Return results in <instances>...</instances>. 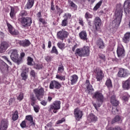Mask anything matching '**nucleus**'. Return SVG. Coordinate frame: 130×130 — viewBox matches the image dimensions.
<instances>
[{
    "instance_id": "obj_1",
    "label": "nucleus",
    "mask_w": 130,
    "mask_h": 130,
    "mask_svg": "<svg viewBox=\"0 0 130 130\" xmlns=\"http://www.w3.org/2000/svg\"><path fill=\"white\" fill-rule=\"evenodd\" d=\"M34 93L35 94H32L30 95V105L33 107H35V103H36L37 100L41 101L43 99V97L45 95V91H44V88L40 87V88L34 89Z\"/></svg>"
},
{
    "instance_id": "obj_2",
    "label": "nucleus",
    "mask_w": 130,
    "mask_h": 130,
    "mask_svg": "<svg viewBox=\"0 0 130 130\" xmlns=\"http://www.w3.org/2000/svg\"><path fill=\"white\" fill-rule=\"evenodd\" d=\"M75 55L80 57H84L90 55V48L85 46L82 48H78L76 50Z\"/></svg>"
},
{
    "instance_id": "obj_3",
    "label": "nucleus",
    "mask_w": 130,
    "mask_h": 130,
    "mask_svg": "<svg viewBox=\"0 0 130 130\" xmlns=\"http://www.w3.org/2000/svg\"><path fill=\"white\" fill-rule=\"evenodd\" d=\"M10 57L14 62L17 63V64H20L22 62V58L21 57L19 56V54H18V50L17 49L11 50V54Z\"/></svg>"
},
{
    "instance_id": "obj_4",
    "label": "nucleus",
    "mask_w": 130,
    "mask_h": 130,
    "mask_svg": "<svg viewBox=\"0 0 130 130\" xmlns=\"http://www.w3.org/2000/svg\"><path fill=\"white\" fill-rule=\"evenodd\" d=\"M92 98L97 100L98 102H100V104H98V107H100L104 101V96L100 91H95L92 95Z\"/></svg>"
},
{
    "instance_id": "obj_5",
    "label": "nucleus",
    "mask_w": 130,
    "mask_h": 130,
    "mask_svg": "<svg viewBox=\"0 0 130 130\" xmlns=\"http://www.w3.org/2000/svg\"><path fill=\"white\" fill-rule=\"evenodd\" d=\"M115 19L114 20V23H116V25L119 26L120 22H121V19L122 18V10H116L115 12Z\"/></svg>"
},
{
    "instance_id": "obj_6",
    "label": "nucleus",
    "mask_w": 130,
    "mask_h": 130,
    "mask_svg": "<svg viewBox=\"0 0 130 130\" xmlns=\"http://www.w3.org/2000/svg\"><path fill=\"white\" fill-rule=\"evenodd\" d=\"M21 25L24 27H30L32 24V18L31 17H21L20 18Z\"/></svg>"
},
{
    "instance_id": "obj_7",
    "label": "nucleus",
    "mask_w": 130,
    "mask_h": 130,
    "mask_svg": "<svg viewBox=\"0 0 130 130\" xmlns=\"http://www.w3.org/2000/svg\"><path fill=\"white\" fill-rule=\"evenodd\" d=\"M60 101H57L54 102L50 106L49 109L50 111H53L54 113H56L57 110L60 109Z\"/></svg>"
},
{
    "instance_id": "obj_8",
    "label": "nucleus",
    "mask_w": 130,
    "mask_h": 130,
    "mask_svg": "<svg viewBox=\"0 0 130 130\" xmlns=\"http://www.w3.org/2000/svg\"><path fill=\"white\" fill-rule=\"evenodd\" d=\"M69 34V32L66 31L64 29H62L57 33V38L63 41L64 39L68 38Z\"/></svg>"
},
{
    "instance_id": "obj_9",
    "label": "nucleus",
    "mask_w": 130,
    "mask_h": 130,
    "mask_svg": "<svg viewBox=\"0 0 130 130\" xmlns=\"http://www.w3.org/2000/svg\"><path fill=\"white\" fill-rule=\"evenodd\" d=\"M10 44L7 41H2L0 44V53H4L9 48Z\"/></svg>"
},
{
    "instance_id": "obj_10",
    "label": "nucleus",
    "mask_w": 130,
    "mask_h": 130,
    "mask_svg": "<svg viewBox=\"0 0 130 130\" xmlns=\"http://www.w3.org/2000/svg\"><path fill=\"white\" fill-rule=\"evenodd\" d=\"M61 87V85H60V83L57 81L52 80L50 82L49 88L52 90H53V89H57V90H58V89H60Z\"/></svg>"
},
{
    "instance_id": "obj_11",
    "label": "nucleus",
    "mask_w": 130,
    "mask_h": 130,
    "mask_svg": "<svg viewBox=\"0 0 130 130\" xmlns=\"http://www.w3.org/2000/svg\"><path fill=\"white\" fill-rule=\"evenodd\" d=\"M117 54L118 57H122L125 55V51L122 45H119L117 49Z\"/></svg>"
},
{
    "instance_id": "obj_12",
    "label": "nucleus",
    "mask_w": 130,
    "mask_h": 130,
    "mask_svg": "<svg viewBox=\"0 0 130 130\" xmlns=\"http://www.w3.org/2000/svg\"><path fill=\"white\" fill-rule=\"evenodd\" d=\"M7 25L8 28L9 32L11 34V35H18L19 34V31L16 30L15 28L11 25L8 21H6Z\"/></svg>"
},
{
    "instance_id": "obj_13",
    "label": "nucleus",
    "mask_w": 130,
    "mask_h": 130,
    "mask_svg": "<svg viewBox=\"0 0 130 130\" xmlns=\"http://www.w3.org/2000/svg\"><path fill=\"white\" fill-rule=\"evenodd\" d=\"M86 92L89 95H92L93 94V92H94V88L91 84H90V81L88 80H86Z\"/></svg>"
},
{
    "instance_id": "obj_14",
    "label": "nucleus",
    "mask_w": 130,
    "mask_h": 130,
    "mask_svg": "<svg viewBox=\"0 0 130 130\" xmlns=\"http://www.w3.org/2000/svg\"><path fill=\"white\" fill-rule=\"evenodd\" d=\"M74 115L76 120L79 121L83 116V112L79 109H75L74 110Z\"/></svg>"
},
{
    "instance_id": "obj_15",
    "label": "nucleus",
    "mask_w": 130,
    "mask_h": 130,
    "mask_svg": "<svg viewBox=\"0 0 130 130\" xmlns=\"http://www.w3.org/2000/svg\"><path fill=\"white\" fill-rule=\"evenodd\" d=\"M118 76L120 78H126V77H127L128 76V73L127 72V70L121 68L118 73Z\"/></svg>"
},
{
    "instance_id": "obj_16",
    "label": "nucleus",
    "mask_w": 130,
    "mask_h": 130,
    "mask_svg": "<svg viewBox=\"0 0 130 130\" xmlns=\"http://www.w3.org/2000/svg\"><path fill=\"white\" fill-rule=\"evenodd\" d=\"M9 125V122L7 119H3L1 121L0 130H7Z\"/></svg>"
},
{
    "instance_id": "obj_17",
    "label": "nucleus",
    "mask_w": 130,
    "mask_h": 130,
    "mask_svg": "<svg viewBox=\"0 0 130 130\" xmlns=\"http://www.w3.org/2000/svg\"><path fill=\"white\" fill-rule=\"evenodd\" d=\"M18 44H19L20 46H22L23 47H28V46H30L31 42H30L29 40H24L19 41Z\"/></svg>"
},
{
    "instance_id": "obj_18",
    "label": "nucleus",
    "mask_w": 130,
    "mask_h": 130,
    "mask_svg": "<svg viewBox=\"0 0 130 130\" xmlns=\"http://www.w3.org/2000/svg\"><path fill=\"white\" fill-rule=\"evenodd\" d=\"M124 12L126 15L130 14V3L126 1L124 3Z\"/></svg>"
},
{
    "instance_id": "obj_19",
    "label": "nucleus",
    "mask_w": 130,
    "mask_h": 130,
    "mask_svg": "<svg viewBox=\"0 0 130 130\" xmlns=\"http://www.w3.org/2000/svg\"><path fill=\"white\" fill-rule=\"evenodd\" d=\"M94 26L97 31L100 29V26H101V19H100V18L98 17H95L94 20Z\"/></svg>"
},
{
    "instance_id": "obj_20",
    "label": "nucleus",
    "mask_w": 130,
    "mask_h": 130,
    "mask_svg": "<svg viewBox=\"0 0 130 130\" xmlns=\"http://www.w3.org/2000/svg\"><path fill=\"white\" fill-rule=\"evenodd\" d=\"M96 45H98L100 49H104L105 48V43H104L103 39H99L96 41Z\"/></svg>"
},
{
    "instance_id": "obj_21",
    "label": "nucleus",
    "mask_w": 130,
    "mask_h": 130,
    "mask_svg": "<svg viewBox=\"0 0 130 130\" xmlns=\"http://www.w3.org/2000/svg\"><path fill=\"white\" fill-rule=\"evenodd\" d=\"M122 87L124 90H129L130 89V80L127 79L122 82Z\"/></svg>"
},
{
    "instance_id": "obj_22",
    "label": "nucleus",
    "mask_w": 130,
    "mask_h": 130,
    "mask_svg": "<svg viewBox=\"0 0 130 130\" xmlns=\"http://www.w3.org/2000/svg\"><path fill=\"white\" fill-rule=\"evenodd\" d=\"M104 77V74H103V72L102 70H99L96 73V79L97 81L99 82H100L102 79H103V77Z\"/></svg>"
},
{
    "instance_id": "obj_23",
    "label": "nucleus",
    "mask_w": 130,
    "mask_h": 130,
    "mask_svg": "<svg viewBox=\"0 0 130 130\" xmlns=\"http://www.w3.org/2000/svg\"><path fill=\"white\" fill-rule=\"evenodd\" d=\"M78 76L77 75H73L70 77L69 81H70L72 85H75L77 82H78Z\"/></svg>"
},
{
    "instance_id": "obj_24",
    "label": "nucleus",
    "mask_w": 130,
    "mask_h": 130,
    "mask_svg": "<svg viewBox=\"0 0 130 130\" xmlns=\"http://www.w3.org/2000/svg\"><path fill=\"white\" fill-rule=\"evenodd\" d=\"M79 35L80 39L82 40H84V41L88 40V38L87 37V32L86 31H82L79 34Z\"/></svg>"
},
{
    "instance_id": "obj_25",
    "label": "nucleus",
    "mask_w": 130,
    "mask_h": 130,
    "mask_svg": "<svg viewBox=\"0 0 130 130\" xmlns=\"http://www.w3.org/2000/svg\"><path fill=\"white\" fill-rule=\"evenodd\" d=\"M130 38V32H126L124 36V37L122 38L123 42L124 43H127L129 42Z\"/></svg>"
},
{
    "instance_id": "obj_26",
    "label": "nucleus",
    "mask_w": 130,
    "mask_h": 130,
    "mask_svg": "<svg viewBox=\"0 0 130 130\" xmlns=\"http://www.w3.org/2000/svg\"><path fill=\"white\" fill-rule=\"evenodd\" d=\"M26 122H29V125H35V123L33 121V117L31 115L26 116L25 117Z\"/></svg>"
},
{
    "instance_id": "obj_27",
    "label": "nucleus",
    "mask_w": 130,
    "mask_h": 130,
    "mask_svg": "<svg viewBox=\"0 0 130 130\" xmlns=\"http://www.w3.org/2000/svg\"><path fill=\"white\" fill-rule=\"evenodd\" d=\"M87 119L90 122H95V121H97V117H96L93 114H89Z\"/></svg>"
},
{
    "instance_id": "obj_28",
    "label": "nucleus",
    "mask_w": 130,
    "mask_h": 130,
    "mask_svg": "<svg viewBox=\"0 0 130 130\" xmlns=\"http://www.w3.org/2000/svg\"><path fill=\"white\" fill-rule=\"evenodd\" d=\"M111 103L113 105V106H117L118 105V102L116 100L115 98V95H112L111 98Z\"/></svg>"
},
{
    "instance_id": "obj_29",
    "label": "nucleus",
    "mask_w": 130,
    "mask_h": 130,
    "mask_svg": "<svg viewBox=\"0 0 130 130\" xmlns=\"http://www.w3.org/2000/svg\"><path fill=\"white\" fill-rule=\"evenodd\" d=\"M34 5V0H28V2L26 5H25V8H26V9H28V10H29V9H31L32 7H33Z\"/></svg>"
},
{
    "instance_id": "obj_30",
    "label": "nucleus",
    "mask_w": 130,
    "mask_h": 130,
    "mask_svg": "<svg viewBox=\"0 0 130 130\" xmlns=\"http://www.w3.org/2000/svg\"><path fill=\"white\" fill-rule=\"evenodd\" d=\"M68 3L69 6L71 7V8L74 9V10H77V9H78V6H77V5H76V4L73 2V1L69 0Z\"/></svg>"
},
{
    "instance_id": "obj_31",
    "label": "nucleus",
    "mask_w": 130,
    "mask_h": 130,
    "mask_svg": "<svg viewBox=\"0 0 130 130\" xmlns=\"http://www.w3.org/2000/svg\"><path fill=\"white\" fill-rule=\"evenodd\" d=\"M21 77L22 78V80L26 81V80L28 79V74H27V72L25 71H23L21 74Z\"/></svg>"
},
{
    "instance_id": "obj_32",
    "label": "nucleus",
    "mask_w": 130,
    "mask_h": 130,
    "mask_svg": "<svg viewBox=\"0 0 130 130\" xmlns=\"http://www.w3.org/2000/svg\"><path fill=\"white\" fill-rule=\"evenodd\" d=\"M15 15L16 13L15 12V8H14V7H11L10 13V16L11 19H14V18H15Z\"/></svg>"
},
{
    "instance_id": "obj_33",
    "label": "nucleus",
    "mask_w": 130,
    "mask_h": 130,
    "mask_svg": "<svg viewBox=\"0 0 130 130\" xmlns=\"http://www.w3.org/2000/svg\"><path fill=\"white\" fill-rule=\"evenodd\" d=\"M18 114V111H15L14 114H13L12 120H13L14 121H16V120L19 118V115Z\"/></svg>"
},
{
    "instance_id": "obj_34",
    "label": "nucleus",
    "mask_w": 130,
    "mask_h": 130,
    "mask_svg": "<svg viewBox=\"0 0 130 130\" xmlns=\"http://www.w3.org/2000/svg\"><path fill=\"white\" fill-rule=\"evenodd\" d=\"M102 3H103V1L102 0H101L99 3H98L93 8V11H97V10L99 9L100 7H101Z\"/></svg>"
},
{
    "instance_id": "obj_35",
    "label": "nucleus",
    "mask_w": 130,
    "mask_h": 130,
    "mask_svg": "<svg viewBox=\"0 0 130 130\" xmlns=\"http://www.w3.org/2000/svg\"><path fill=\"white\" fill-rule=\"evenodd\" d=\"M102 3H103V1L102 0H101L99 3H98L93 8V11H97V10L99 9L100 7H101Z\"/></svg>"
},
{
    "instance_id": "obj_36",
    "label": "nucleus",
    "mask_w": 130,
    "mask_h": 130,
    "mask_svg": "<svg viewBox=\"0 0 130 130\" xmlns=\"http://www.w3.org/2000/svg\"><path fill=\"white\" fill-rule=\"evenodd\" d=\"M105 85L108 88H112V82H111V80L108 79L106 80Z\"/></svg>"
},
{
    "instance_id": "obj_37",
    "label": "nucleus",
    "mask_w": 130,
    "mask_h": 130,
    "mask_svg": "<svg viewBox=\"0 0 130 130\" xmlns=\"http://www.w3.org/2000/svg\"><path fill=\"white\" fill-rule=\"evenodd\" d=\"M6 69H7V70L9 69V66L6 63L0 66V69L2 72H4Z\"/></svg>"
},
{
    "instance_id": "obj_38",
    "label": "nucleus",
    "mask_w": 130,
    "mask_h": 130,
    "mask_svg": "<svg viewBox=\"0 0 130 130\" xmlns=\"http://www.w3.org/2000/svg\"><path fill=\"white\" fill-rule=\"evenodd\" d=\"M33 63H34V61L33 58L31 57H27V64L28 66H33Z\"/></svg>"
},
{
    "instance_id": "obj_39",
    "label": "nucleus",
    "mask_w": 130,
    "mask_h": 130,
    "mask_svg": "<svg viewBox=\"0 0 130 130\" xmlns=\"http://www.w3.org/2000/svg\"><path fill=\"white\" fill-rule=\"evenodd\" d=\"M64 43H62V42H58L57 44V46L60 49H61V50H63L64 49V46H65Z\"/></svg>"
},
{
    "instance_id": "obj_40",
    "label": "nucleus",
    "mask_w": 130,
    "mask_h": 130,
    "mask_svg": "<svg viewBox=\"0 0 130 130\" xmlns=\"http://www.w3.org/2000/svg\"><path fill=\"white\" fill-rule=\"evenodd\" d=\"M71 17H72V15H71V14L65 13V14L63 16L64 20L68 21V20H70V19H71Z\"/></svg>"
},
{
    "instance_id": "obj_41",
    "label": "nucleus",
    "mask_w": 130,
    "mask_h": 130,
    "mask_svg": "<svg viewBox=\"0 0 130 130\" xmlns=\"http://www.w3.org/2000/svg\"><path fill=\"white\" fill-rule=\"evenodd\" d=\"M56 79L58 80H60V81H66V76H60L59 75H56Z\"/></svg>"
},
{
    "instance_id": "obj_42",
    "label": "nucleus",
    "mask_w": 130,
    "mask_h": 130,
    "mask_svg": "<svg viewBox=\"0 0 130 130\" xmlns=\"http://www.w3.org/2000/svg\"><path fill=\"white\" fill-rule=\"evenodd\" d=\"M130 96L127 93H124L122 96V99L124 101H128Z\"/></svg>"
},
{
    "instance_id": "obj_43",
    "label": "nucleus",
    "mask_w": 130,
    "mask_h": 130,
    "mask_svg": "<svg viewBox=\"0 0 130 130\" xmlns=\"http://www.w3.org/2000/svg\"><path fill=\"white\" fill-rule=\"evenodd\" d=\"M120 120V117L119 116H116V117L112 120V124L115 123V122H117Z\"/></svg>"
},
{
    "instance_id": "obj_44",
    "label": "nucleus",
    "mask_w": 130,
    "mask_h": 130,
    "mask_svg": "<svg viewBox=\"0 0 130 130\" xmlns=\"http://www.w3.org/2000/svg\"><path fill=\"white\" fill-rule=\"evenodd\" d=\"M27 15H28V13H27V12L24 10L21 11L19 14V16L20 17H22V18H24L23 17H26Z\"/></svg>"
},
{
    "instance_id": "obj_45",
    "label": "nucleus",
    "mask_w": 130,
    "mask_h": 130,
    "mask_svg": "<svg viewBox=\"0 0 130 130\" xmlns=\"http://www.w3.org/2000/svg\"><path fill=\"white\" fill-rule=\"evenodd\" d=\"M43 67V66L42 64L38 63V64H35L34 66L35 69H36V70H41L42 68Z\"/></svg>"
},
{
    "instance_id": "obj_46",
    "label": "nucleus",
    "mask_w": 130,
    "mask_h": 130,
    "mask_svg": "<svg viewBox=\"0 0 130 130\" xmlns=\"http://www.w3.org/2000/svg\"><path fill=\"white\" fill-rule=\"evenodd\" d=\"M51 53H55V54H58V51H57V49L55 46H53L52 49L51 51Z\"/></svg>"
},
{
    "instance_id": "obj_47",
    "label": "nucleus",
    "mask_w": 130,
    "mask_h": 130,
    "mask_svg": "<svg viewBox=\"0 0 130 130\" xmlns=\"http://www.w3.org/2000/svg\"><path fill=\"white\" fill-rule=\"evenodd\" d=\"M62 27H66V26H68V20H66V19H63L61 23Z\"/></svg>"
},
{
    "instance_id": "obj_48",
    "label": "nucleus",
    "mask_w": 130,
    "mask_h": 130,
    "mask_svg": "<svg viewBox=\"0 0 130 130\" xmlns=\"http://www.w3.org/2000/svg\"><path fill=\"white\" fill-rule=\"evenodd\" d=\"M24 99V94L23 93H20L18 96L17 97V100H19V101H21Z\"/></svg>"
},
{
    "instance_id": "obj_49",
    "label": "nucleus",
    "mask_w": 130,
    "mask_h": 130,
    "mask_svg": "<svg viewBox=\"0 0 130 130\" xmlns=\"http://www.w3.org/2000/svg\"><path fill=\"white\" fill-rule=\"evenodd\" d=\"M34 109L36 113H38V112H39V110L40 109V108L39 107V106L36 105L35 107H34Z\"/></svg>"
},
{
    "instance_id": "obj_50",
    "label": "nucleus",
    "mask_w": 130,
    "mask_h": 130,
    "mask_svg": "<svg viewBox=\"0 0 130 130\" xmlns=\"http://www.w3.org/2000/svg\"><path fill=\"white\" fill-rule=\"evenodd\" d=\"M107 130H121L119 126H116L115 127H110Z\"/></svg>"
},
{
    "instance_id": "obj_51",
    "label": "nucleus",
    "mask_w": 130,
    "mask_h": 130,
    "mask_svg": "<svg viewBox=\"0 0 130 130\" xmlns=\"http://www.w3.org/2000/svg\"><path fill=\"white\" fill-rule=\"evenodd\" d=\"M112 112L113 114H116V113L118 112V110L117 109V108L113 107L112 110Z\"/></svg>"
},
{
    "instance_id": "obj_52",
    "label": "nucleus",
    "mask_w": 130,
    "mask_h": 130,
    "mask_svg": "<svg viewBox=\"0 0 130 130\" xmlns=\"http://www.w3.org/2000/svg\"><path fill=\"white\" fill-rule=\"evenodd\" d=\"M26 120H23L21 123H20V126L22 128H24V127H26Z\"/></svg>"
},
{
    "instance_id": "obj_53",
    "label": "nucleus",
    "mask_w": 130,
    "mask_h": 130,
    "mask_svg": "<svg viewBox=\"0 0 130 130\" xmlns=\"http://www.w3.org/2000/svg\"><path fill=\"white\" fill-rule=\"evenodd\" d=\"M92 15L90 14L89 12H86L85 13V18L86 19H91L92 18Z\"/></svg>"
},
{
    "instance_id": "obj_54",
    "label": "nucleus",
    "mask_w": 130,
    "mask_h": 130,
    "mask_svg": "<svg viewBox=\"0 0 130 130\" xmlns=\"http://www.w3.org/2000/svg\"><path fill=\"white\" fill-rule=\"evenodd\" d=\"M58 73H62L63 72V66L62 65H60L58 69Z\"/></svg>"
},
{
    "instance_id": "obj_55",
    "label": "nucleus",
    "mask_w": 130,
    "mask_h": 130,
    "mask_svg": "<svg viewBox=\"0 0 130 130\" xmlns=\"http://www.w3.org/2000/svg\"><path fill=\"white\" fill-rule=\"evenodd\" d=\"M45 60H46V61H47V62H49L51 61V59H52V58L51 57V56H47L45 57Z\"/></svg>"
},
{
    "instance_id": "obj_56",
    "label": "nucleus",
    "mask_w": 130,
    "mask_h": 130,
    "mask_svg": "<svg viewBox=\"0 0 130 130\" xmlns=\"http://www.w3.org/2000/svg\"><path fill=\"white\" fill-rule=\"evenodd\" d=\"M64 121H66V119L62 118L61 120H59L56 122V124H60V123H62Z\"/></svg>"
},
{
    "instance_id": "obj_57",
    "label": "nucleus",
    "mask_w": 130,
    "mask_h": 130,
    "mask_svg": "<svg viewBox=\"0 0 130 130\" xmlns=\"http://www.w3.org/2000/svg\"><path fill=\"white\" fill-rule=\"evenodd\" d=\"M56 10L58 12V14H59V16H60V14L62 13V10L60 9V8H58V6H56Z\"/></svg>"
},
{
    "instance_id": "obj_58",
    "label": "nucleus",
    "mask_w": 130,
    "mask_h": 130,
    "mask_svg": "<svg viewBox=\"0 0 130 130\" xmlns=\"http://www.w3.org/2000/svg\"><path fill=\"white\" fill-rule=\"evenodd\" d=\"M3 58H4V59H5V60H7V61L8 62L9 64H10V66H12V62L11 61H10V60H9V58L8 57H7V56H3Z\"/></svg>"
},
{
    "instance_id": "obj_59",
    "label": "nucleus",
    "mask_w": 130,
    "mask_h": 130,
    "mask_svg": "<svg viewBox=\"0 0 130 130\" xmlns=\"http://www.w3.org/2000/svg\"><path fill=\"white\" fill-rule=\"evenodd\" d=\"M41 104L43 105V106H46V105H47V101L43 100L41 102Z\"/></svg>"
},
{
    "instance_id": "obj_60",
    "label": "nucleus",
    "mask_w": 130,
    "mask_h": 130,
    "mask_svg": "<svg viewBox=\"0 0 130 130\" xmlns=\"http://www.w3.org/2000/svg\"><path fill=\"white\" fill-rule=\"evenodd\" d=\"M30 76H32L34 78H35L36 77V73L34 70H31L30 72Z\"/></svg>"
},
{
    "instance_id": "obj_61",
    "label": "nucleus",
    "mask_w": 130,
    "mask_h": 130,
    "mask_svg": "<svg viewBox=\"0 0 130 130\" xmlns=\"http://www.w3.org/2000/svg\"><path fill=\"white\" fill-rule=\"evenodd\" d=\"M99 57L102 60L105 61V55H104V54H100V55H99Z\"/></svg>"
},
{
    "instance_id": "obj_62",
    "label": "nucleus",
    "mask_w": 130,
    "mask_h": 130,
    "mask_svg": "<svg viewBox=\"0 0 130 130\" xmlns=\"http://www.w3.org/2000/svg\"><path fill=\"white\" fill-rule=\"evenodd\" d=\"M79 23L80 25H81V26H84V21H83V20L82 19V18L79 19Z\"/></svg>"
},
{
    "instance_id": "obj_63",
    "label": "nucleus",
    "mask_w": 130,
    "mask_h": 130,
    "mask_svg": "<svg viewBox=\"0 0 130 130\" xmlns=\"http://www.w3.org/2000/svg\"><path fill=\"white\" fill-rule=\"evenodd\" d=\"M51 10L52 11H54V10H55L54 8V5L53 4V2H51Z\"/></svg>"
},
{
    "instance_id": "obj_64",
    "label": "nucleus",
    "mask_w": 130,
    "mask_h": 130,
    "mask_svg": "<svg viewBox=\"0 0 130 130\" xmlns=\"http://www.w3.org/2000/svg\"><path fill=\"white\" fill-rule=\"evenodd\" d=\"M39 21L41 22V23H42L43 24H45V20L43 18H39Z\"/></svg>"
}]
</instances>
